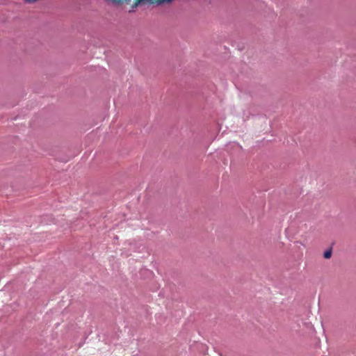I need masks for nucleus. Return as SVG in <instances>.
Listing matches in <instances>:
<instances>
[{
  "label": "nucleus",
  "mask_w": 356,
  "mask_h": 356,
  "mask_svg": "<svg viewBox=\"0 0 356 356\" xmlns=\"http://www.w3.org/2000/svg\"><path fill=\"white\" fill-rule=\"evenodd\" d=\"M145 0H136V1L132 5V8H136L139 3L144 2ZM149 4H155L161 5L164 3H170L172 0H145Z\"/></svg>",
  "instance_id": "1"
},
{
  "label": "nucleus",
  "mask_w": 356,
  "mask_h": 356,
  "mask_svg": "<svg viewBox=\"0 0 356 356\" xmlns=\"http://www.w3.org/2000/svg\"><path fill=\"white\" fill-rule=\"evenodd\" d=\"M332 249H328L326 251H325L323 254V257L325 259H330L332 257Z\"/></svg>",
  "instance_id": "2"
},
{
  "label": "nucleus",
  "mask_w": 356,
  "mask_h": 356,
  "mask_svg": "<svg viewBox=\"0 0 356 356\" xmlns=\"http://www.w3.org/2000/svg\"><path fill=\"white\" fill-rule=\"evenodd\" d=\"M114 3H120L122 2V0H111Z\"/></svg>",
  "instance_id": "3"
},
{
  "label": "nucleus",
  "mask_w": 356,
  "mask_h": 356,
  "mask_svg": "<svg viewBox=\"0 0 356 356\" xmlns=\"http://www.w3.org/2000/svg\"><path fill=\"white\" fill-rule=\"evenodd\" d=\"M122 1L125 2L126 3H129L131 0H122Z\"/></svg>",
  "instance_id": "4"
}]
</instances>
